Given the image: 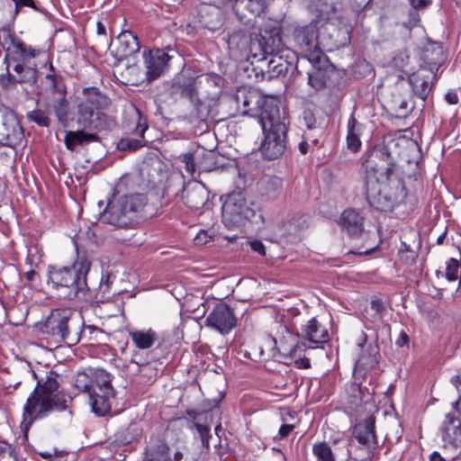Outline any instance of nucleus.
Returning a JSON list of instances; mask_svg holds the SVG:
<instances>
[{
    "label": "nucleus",
    "instance_id": "39",
    "mask_svg": "<svg viewBox=\"0 0 461 461\" xmlns=\"http://www.w3.org/2000/svg\"><path fill=\"white\" fill-rule=\"evenodd\" d=\"M53 109L58 120L64 123L68 121V104L63 97L59 98L53 105Z\"/></svg>",
    "mask_w": 461,
    "mask_h": 461
},
{
    "label": "nucleus",
    "instance_id": "48",
    "mask_svg": "<svg viewBox=\"0 0 461 461\" xmlns=\"http://www.w3.org/2000/svg\"><path fill=\"white\" fill-rule=\"evenodd\" d=\"M22 6H28L32 8L35 11H40V8L35 4L34 0H17L16 6H15V12L18 13L19 9Z\"/></svg>",
    "mask_w": 461,
    "mask_h": 461
},
{
    "label": "nucleus",
    "instance_id": "52",
    "mask_svg": "<svg viewBox=\"0 0 461 461\" xmlns=\"http://www.w3.org/2000/svg\"><path fill=\"white\" fill-rule=\"evenodd\" d=\"M250 247H251L252 250H254L255 252H258L260 255H265L266 254L265 246L259 240L251 241L250 242Z\"/></svg>",
    "mask_w": 461,
    "mask_h": 461
},
{
    "label": "nucleus",
    "instance_id": "61",
    "mask_svg": "<svg viewBox=\"0 0 461 461\" xmlns=\"http://www.w3.org/2000/svg\"><path fill=\"white\" fill-rule=\"evenodd\" d=\"M299 150L302 154H306L309 149V144L307 140H302L298 145Z\"/></svg>",
    "mask_w": 461,
    "mask_h": 461
},
{
    "label": "nucleus",
    "instance_id": "23",
    "mask_svg": "<svg viewBox=\"0 0 461 461\" xmlns=\"http://www.w3.org/2000/svg\"><path fill=\"white\" fill-rule=\"evenodd\" d=\"M339 224L352 239L360 238L364 234V218L355 210H345L340 216Z\"/></svg>",
    "mask_w": 461,
    "mask_h": 461
},
{
    "label": "nucleus",
    "instance_id": "4",
    "mask_svg": "<svg viewBox=\"0 0 461 461\" xmlns=\"http://www.w3.org/2000/svg\"><path fill=\"white\" fill-rule=\"evenodd\" d=\"M91 263L85 258H78L70 267H48L49 283L57 290L68 289L66 296L69 299L82 298L88 300L90 296L86 283V276Z\"/></svg>",
    "mask_w": 461,
    "mask_h": 461
},
{
    "label": "nucleus",
    "instance_id": "64",
    "mask_svg": "<svg viewBox=\"0 0 461 461\" xmlns=\"http://www.w3.org/2000/svg\"><path fill=\"white\" fill-rule=\"evenodd\" d=\"M46 79L50 81V83L51 84V86L53 88H56V86H57V78H56L55 75L48 74L46 76Z\"/></svg>",
    "mask_w": 461,
    "mask_h": 461
},
{
    "label": "nucleus",
    "instance_id": "28",
    "mask_svg": "<svg viewBox=\"0 0 461 461\" xmlns=\"http://www.w3.org/2000/svg\"><path fill=\"white\" fill-rule=\"evenodd\" d=\"M258 190L265 199L275 200L283 192V179L276 176H264L258 183Z\"/></svg>",
    "mask_w": 461,
    "mask_h": 461
},
{
    "label": "nucleus",
    "instance_id": "44",
    "mask_svg": "<svg viewBox=\"0 0 461 461\" xmlns=\"http://www.w3.org/2000/svg\"><path fill=\"white\" fill-rule=\"evenodd\" d=\"M181 160L185 163L186 172L193 176L196 171V163L194 155L192 153H185L181 157Z\"/></svg>",
    "mask_w": 461,
    "mask_h": 461
},
{
    "label": "nucleus",
    "instance_id": "62",
    "mask_svg": "<svg viewBox=\"0 0 461 461\" xmlns=\"http://www.w3.org/2000/svg\"><path fill=\"white\" fill-rule=\"evenodd\" d=\"M96 32L98 35H103V36H105L106 35V28L104 26V24L101 22H97L96 23Z\"/></svg>",
    "mask_w": 461,
    "mask_h": 461
},
{
    "label": "nucleus",
    "instance_id": "15",
    "mask_svg": "<svg viewBox=\"0 0 461 461\" xmlns=\"http://www.w3.org/2000/svg\"><path fill=\"white\" fill-rule=\"evenodd\" d=\"M111 382L110 374L104 370H96V385L103 393L92 396L90 403L93 411L99 416H104L111 410V402L114 398V390Z\"/></svg>",
    "mask_w": 461,
    "mask_h": 461
},
{
    "label": "nucleus",
    "instance_id": "46",
    "mask_svg": "<svg viewBox=\"0 0 461 461\" xmlns=\"http://www.w3.org/2000/svg\"><path fill=\"white\" fill-rule=\"evenodd\" d=\"M250 2V14L253 15H259L263 13L265 8L264 0H249Z\"/></svg>",
    "mask_w": 461,
    "mask_h": 461
},
{
    "label": "nucleus",
    "instance_id": "21",
    "mask_svg": "<svg viewBox=\"0 0 461 461\" xmlns=\"http://www.w3.org/2000/svg\"><path fill=\"white\" fill-rule=\"evenodd\" d=\"M295 58L296 55L294 51V55L289 58H285L283 52L268 56V59H266L265 62H260L261 66H259V68L262 73V77L272 79L286 73Z\"/></svg>",
    "mask_w": 461,
    "mask_h": 461
},
{
    "label": "nucleus",
    "instance_id": "53",
    "mask_svg": "<svg viewBox=\"0 0 461 461\" xmlns=\"http://www.w3.org/2000/svg\"><path fill=\"white\" fill-rule=\"evenodd\" d=\"M128 432L131 433V438H129V441L131 439L137 438L140 435V429L139 428L137 423H131L127 429Z\"/></svg>",
    "mask_w": 461,
    "mask_h": 461
},
{
    "label": "nucleus",
    "instance_id": "56",
    "mask_svg": "<svg viewBox=\"0 0 461 461\" xmlns=\"http://www.w3.org/2000/svg\"><path fill=\"white\" fill-rule=\"evenodd\" d=\"M445 99L449 104H456L458 103V95L455 92H447Z\"/></svg>",
    "mask_w": 461,
    "mask_h": 461
},
{
    "label": "nucleus",
    "instance_id": "25",
    "mask_svg": "<svg viewBox=\"0 0 461 461\" xmlns=\"http://www.w3.org/2000/svg\"><path fill=\"white\" fill-rule=\"evenodd\" d=\"M127 213L134 222L148 203V197L142 193L118 194Z\"/></svg>",
    "mask_w": 461,
    "mask_h": 461
},
{
    "label": "nucleus",
    "instance_id": "45",
    "mask_svg": "<svg viewBox=\"0 0 461 461\" xmlns=\"http://www.w3.org/2000/svg\"><path fill=\"white\" fill-rule=\"evenodd\" d=\"M195 428L197 429V432L199 433L201 437V440L203 442V445L205 447H209V438H210V429L205 426L199 423L195 424Z\"/></svg>",
    "mask_w": 461,
    "mask_h": 461
},
{
    "label": "nucleus",
    "instance_id": "58",
    "mask_svg": "<svg viewBox=\"0 0 461 461\" xmlns=\"http://www.w3.org/2000/svg\"><path fill=\"white\" fill-rule=\"evenodd\" d=\"M113 279H114V276H113L110 274H108L105 277H102L101 284H100L101 288L105 287V289H108L110 284L113 283Z\"/></svg>",
    "mask_w": 461,
    "mask_h": 461
},
{
    "label": "nucleus",
    "instance_id": "5",
    "mask_svg": "<svg viewBox=\"0 0 461 461\" xmlns=\"http://www.w3.org/2000/svg\"><path fill=\"white\" fill-rule=\"evenodd\" d=\"M83 98L77 104V122L83 129L104 130L114 124V121L101 110L111 105V100L97 87H86Z\"/></svg>",
    "mask_w": 461,
    "mask_h": 461
},
{
    "label": "nucleus",
    "instance_id": "35",
    "mask_svg": "<svg viewBox=\"0 0 461 461\" xmlns=\"http://www.w3.org/2000/svg\"><path fill=\"white\" fill-rule=\"evenodd\" d=\"M312 454L317 461H336L330 445L325 441H319L312 445Z\"/></svg>",
    "mask_w": 461,
    "mask_h": 461
},
{
    "label": "nucleus",
    "instance_id": "3",
    "mask_svg": "<svg viewBox=\"0 0 461 461\" xmlns=\"http://www.w3.org/2000/svg\"><path fill=\"white\" fill-rule=\"evenodd\" d=\"M287 118L277 105H268L258 115L265 138L260 146L264 158L272 160L280 158L286 149Z\"/></svg>",
    "mask_w": 461,
    "mask_h": 461
},
{
    "label": "nucleus",
    "instance_id": "12",
    "mask_svg": "<svg viewBox=\"0 0 461 461\" xmlns=\"http://www.w3.org/2000/svg\"><path fill=\"white\" fill-rule=\"evenodd\" d=\"M318 23L319 22L313 20L309 24L297 26L293 33L295 45L311 62L320 61L322 54L316 43Z\"/></svg>",
    "mask_w": 461,
    "mask_h": 461
},
{
    "label": "nucleus",
    "instance_id": "8",
    "mask_svg": "<svg viewBox=\"0 0 461 461\" xmlns=\"http://www.w3.org/2000/svg\"><path fill=\"white\" fill-rule=\"evenodd\" d=\"M431 50L436 54V58H429V48L425 50L424 54L429 65L432 67L429 69L420 68L417 72L411 74L408 78L413 94L422 101L427 99L437 79V74L433 71V68L435 67L438 68L444 61L442 46L438 44L432 45Z\"/></svg>",
    "mask_w": 461,
    "mask_h": 461
},
{
    "label": "nucleus",
    "instance_id": "19",
    "mask_svg": "<svg viewBox=\"0 0 461 461\" xmlns=\"http://www.w3.org/2000/svg\"><path fill=\"white\" fill-rule=\"evenodd\" d=\"M144 63L147 69L146 75L149 81L158 78L168 68L171 57L163 50L154 49L144 52Z\"/></svg>",
    "mask_w": 461,
    "mask_h": 461
},
{
    "label": "nucleus",
    "instance_id": "2",
    "mask_svg": "<svg viewBox=\"0 0 461 461\" xmlns=\"http://www.w3.org/2000/svg\"><path fill=\"white\" fill-rule=\"evenodd\" d=\"M44 373V376L39 377V374L32 371L37 385L23 406L26 428L35 420L46 418L50 412L68 409V402H71L60 390V375L53 370H46Z\"/></svg>",
    "mask_w": 461,
    "mask_h": 461
},
{
    "label": "nucleus",
    "instance_id": "27",
    "mask_svg": "<svg viewBox=\"0 0 461 461\" xmlns=\"http://www.w3.org/2000/svg\"><path fill=\"white\" fill-rule=\"evenodd\" d=\"M301 336L315 344H323L329 341L328 330L322 326L316 318H312L303 327Z\"/></svg>",
    "mask_w": 461,
    "mask_h": 461
},
{
    "label": "nucleus",
    "instance_id": "6",
    "mask_svg": "<svg viewBox=\"0 0 461 461\" xmlns=\"http://www.w3.org/2000/svg\"><path fill=\"white\" fill-rule=\"evenodd\" d=\"M249 52L258 62H265L270 55L284 53L285 58L294 55V50L285 46L281 37V29L277 26H266L250 40Z\"/></svg>",
    "mask_w": 461,
    "mask_h": 461
},
{
    "label": "nucleus",
    "instance_id": "37",
    "mask_svg": "<svg viewBox=\"0 0 461 461\" xmlns=\"http://www.w3.org/2000/svg\"><path fill=\"white\" fill-rule=\"evenodd\" d=\"M95 385V372L92 375L85 372L77 373L75 378V386L83 392L89 393L92 387Z\"/></svg>",
    "mask_w": 461,
    "mask_h": 461
},
{
    "label": "nucleus",
    "instance_id": "20",
    "mask_svg": "<svg viewBox=\"0 0 461 461\" xmlns=\"http://www.w3.org/2000/svg\"><path fill=\"white\" fill-rule=\"evenodd\" d=\"M375 424V417L369 416L353 429L354 438L366 451L372 452L371 456H374V450H377L378 447Z\"/></svg>",
    "mask_w": 461,
    "mask_h": 461
},
{
    "label": "nucleus",
    "instance_id": "13",
    "mask_svg": "<svg viewBox=\"0 0 461 461\" xmlns=\"http://www.w3.org/2000/svg\"><path fill=\"white\" fill-rule=\"evenodd\" d=\"M23 139V131L16 114L8 108L0 110V144L15 147Z\"/></svg>",
    "mask_w": 461,
    "mask_h": 461
},
{
    "label": "nucleus",
    "instance_id": "9",
    "mask_svg": "<svg viewBox=\"0 0 461 461\" xmlns=\"http://www.w3.org/2000/svg\"><path fill=\"white\" fill-rule=\"evenodd\" d=\"M0 45L6 52L5 60L7 69L13 63H31V59L42 53L41 50L23 42L10 30L3 29L0 32Z\"/></svg>",
    "mask_w": 461,
    "mask_h": 461
},
{
    "label": "nucleus",
    "instance_id": "42",
    "mask_svg": "<svg viewBox=\"0 0 461 461\" xmlns=\"http://www.w3.org/2000/svg\"><path fill=\"white\" fill-rule=\"evenodd\" d=\"M27 117L32 122H36L38 125L42 127H48L50 125V119L44 112L41 110L30 112Z\"/></svg>",
    "mask_w": 461,
    "mask_h": 461
},
{
    "label": "nucleus",
    "instance_id": "18",
    "mask_svg": "<svg viewBox=\"0 0 461 461\" xmlns=\"http://www.w3.org/2000/svg\"><path fill=\"white\" fill-rule=\"evenodd\" d=\"M140 49L138 37L130 31L121 32L109 45L111 54L119 61L137 53Z\"/></svg>",
    "mask_w": 461,
    "mask_h": 461
},
{
    "label": "nucleus",
    "instance_id": "51",
    "mask_svg": "<svg viewBox=\"0 0 461 461\" xmlns=\"http://www.w3.org/2000/svg\"><path fill=\"white\" fill-rule=\"evenodd\" d=\"M410 3L415 9H423L431 4V0H410Z\"/></svg>",
    "mask_w": 461,
    "mask_h": 461
},
{
    "label": "nucleus",
    "instance_id": "60",
    "mask_svg": "<svg viewBox=\"0 0 461 461\" xmlns=\"http://www.w3.org/2000/svg\"><path fill=\"white\" fill-rule=\"evenodd\" d=\"M371 454H372L371 451H366V457L360 458V459L356 458V460L357 461H374V460L377 459V456H378L377 450H374V456H371Z\"/></svg>",
    "mask_w": 461,
    "mask_h": 461
},
{
    "label": "nucleus",
    "instance_id": "7",
    "mask_svg": "<svg viewBox=\"0 0 461 461\" xmlns=\"http://www.w3.org/2000/svg\"><path fill=\"white\" fill-rule=\"evenodd\" d=\"M44 332L56 342L74 346L80 340L82 329L73 323V312L70 309H55L45 321Z\"/></svg>",
    "mask_w": 461,
    "mask_h": 461
},
{
    "label": "nucleus",
    "instance_id": "47",
    "mask_svg": "<svg viewBox=\"0 0 461 461\" xmlns=\"http://www.w3.org/2000/svg\"><path fill=\"white\" fill-rule=\"evenodd\" d=\"M294 426L292 424H283L278 431V434L275 437L276 439H283L286 438L290 432L294 429Z\"/></svg>",
    "mask_w": 461,
    "mask_h": 461
},
{
    "label": "nucleus",
    "instance_id": "57",
    "mask_svg": "<svg viewBox=\"0 0 461 461\" xmlns=\"http://www.w3.org/2000/svg\"><path fill=\"white\" fill-rule=\"evenodd\" d=\"M350 2L354 8L361 9L366 7L369 4L370 0H350Z\"/></svg>",
    "mask_w": 461,
    "mask_h": 461
},
{
    "label": "nucleus",
    "instance_id": "22",
    "mask_svg": "<svg viewBox=\"0 0 461 461\" xmlns=\"http://www.w3.org/2000/svg\"><path fill=\"white\" fill-rule=\"evenodd\" d=\"M182 199L189 208L199 210L208 203L209 191L201 182H189L183 188Z\"/></svg>",
    "mask_w": 461,
    "mask_h": 461
},
{
    "label": "nucleus",
    "instance_id": "1",
    "mask_svg": "<svg viewBox=\"0 0 461 461\" xmlns=\"http://www.w3.org/2000/svg\"><path fill=\"white\" fill-rule=\"evenodd\" d=\"M366 199L373 208L391 212L406 196L399 179H391L393 164L386 148L374 150L363 163Z\"/></svg>",
    "mask_w": 461,
    "mask_h": 461
},
{
    "label": "nucleus",
    "instance_id": "29",
    "mask_svg": "<svg viewBox=\"0 0 461 461\" xmlns=\"http://www.w3.org/2000/svg\"><path fill=\"white\" fill-rule=\"evenodd\" d=\"M338 0H311V8L316 13L317 22L327 23L337 14Z\"/></svg>",
    "mask_w": 461,
    "mask_h": 461
},
{
    "label": "nucleus",
    "instance_id": "55",
    "mask_svg": "<svg viewBox=\"0 0 461 461\" xmlns=\"http://www.w3.org/2000/svg\"><path fill=\"white\" fill-rule=\"evenodd\" d=\"M408 343H409V336L403 330H402L399 335V338L396 340V345L398 347H403V346L408 345Z\"/></svg>",
    "mask_w": 461,
    "mask_h": 461
},
{
    "label": "nucleus",
    "instance_id": "63",
    "mask_svg": "<svg viewBox=\"0 0 461 461\" xmlns=\"http://www.w3.org/2000/svg\"><path fill=\"white\" fill-rule=\"evenodd\" d=\"M429 461H445V459L437 451H434L429 457Z\"/></svg>",
    "mask_w": 461,
    "mask_h": 461
},
{
    "label": "nucleus",
    "instance_id": "10",
    "mask_svg": "<svg viewBox=\"0 0 461 461\" xmlns=\"http://www.w3.org/2000/svg\"><path fill=\"white\" fill-rule=\"evenodd\" d=\"M240 192L229 194L222 204V219L229 228L245 224L255 216V210Z\"/></svg>",
    "mask_w": 461,
    "mask_h": 461
},
{
    "label": "nucleus",
    "instance_id": "50",
    "mask_svg": "<svg viewBox=\"0 0 461 461\" xmlns=\"http://www.w3.org/2000/svg\"><path fill=\"white\" fill-rule=\"evenodd\" d=\"M371 310L374 311L376 314H381L384 310V304L381 300L375 299L371 301Z\"/></svg>",
    "mask_w": 461,
    "mask_h": 461
},
{
    "label": "nucleus",
    "instance_id": "36",
    "mask_svg": "<svg viewBox=\"0 0 461 461\" xmlns=\"http://www.w3.org/2000/svg\"><path fill=\"white\" fill-rule=\"evenodd\" d=\"M217 99H212L209 97H199L195 103V117L199 121H205L211 113L212 103H214Z\"/></svg>",
    "mask_w": 461,
    "mask_h": 461
},
{
    "label": "nucleus",
    "instance_id": "54",
    "mask_svg": "<svg viewBox=\"0 0 461 461\" xmlns=\"http://www.w3.org/2000/svg\"><path fill=\"white\" fill-rule=\"evenodd\" d=\"M210 237L208 236L206 231H200L194 238V241L196 245L206 244L209 240Z\"/></svg>",
    "mask_w": 461,
    "mask_h": 461
},
{
    "label": "nucleus",
    "instance_id": "41",
    "mask_svg": "<svg viewBox=\"0 0 461 461\" xmlns=\"http://www.w3.org/2000/svg\"><path fill=\"white\" fill-rule=\"evenodd\" d=\"M460 268V263L455 258H450L447 262L446 267V277L448 281H456L458 279V272Z\"/></svg>",
    "mask_w": 461,
    "mask_h": 461
},
{
    "label": "nucleus",
    "instance_id": "38",
    "mask_svg": "<svg viewBox=\"0 0 461 461\" xmlns=\"http://www.w3.org/2000/svg\"><path fill=\"white\" fill-rule=\"evenodd\" d=\"M327 82L326 74L320 69H314L308 73V84L314 90H321L325 87Z\"/></svg>",
    "mask_w": 461,
    "mask_h": 461
},
{
    "label": "nucleus",
    "instance_id": "17",
    "mask_svg": "<svg viewBox=\"0 0 461 461\" xmlns=\"http://www.w3.org/2000/svg\"><path fill=\"white\" fill-rule=\"evenodd\" d=\"M205 324L221 334H228L237 325V319L227 304L219 303L207 316Z\"/></svg>",
    "mask_w": 461,
    "mask_h": 461
},
{
    "label": "nucleus",
    "instance_id": "31",
    "mask_svg": "<svg viewBox=\"0 0 461 461\" xmlns=\"http://www.w3.org/2000/svg\"><path fill=\"white\" fill-rule=\"evenodd\" d=\"M138 114V123L134 130V132L139 135L141 139H122L120 142V147L122 149H130V150H135L138 149L145 145V140L143 139L144 133L148 129V124L146 120H144L140 113L139 110H137Z\"/></svg>",
    "mask_w": 461,
    "mask_h": 461
},
{
    "label": "nucleus",
    "instance_id": "11",
    "mask_svg": "<svg viewBox=\"0 0 461 461\" xmlns=\"http://www.w3.org/2000/svg\"><path fill=\"white\" fill-rule=\"evenodd\" d=\"M221 78L214 75L203 74L185 82L181 87V95L194 101L199 97L218 99L221 92Z\"/></svg>",
    "mask_w": 461,
    "mask_h": 461
},
{
    "label": "nucleus",
    "instance_id": "26",
    "mask_svg": "<svg viewBox=\"0 0 461 461\" xmlns=\"http://www.w3.org/2000/svg\"><path fill=\"white\" fill-rule=\"evenodd\" d=\"M286 335H284L279 340L274 339V342L278 352L290 360L295 357H301L302 346L298 343L299 333L293 334L285 329Z\"/></svg>",
    "mask_w": 461,
    "mask_h": 461
},
{
    "label": "nucleus",
    "instance_id": "59",
    "mask_svg": "<svg viewBox=\"0 0 461 461\" xmlns=\"http://www.w3.org/2000/svg\"><path fill=\"white\" fill-rule=\"evenodd\" d=\"M103 392L98 390L96 385V371H95V385L92 387L91 391L88 393L89 399L92 400V396H95V394H102Z\"/></svg>",
    "mask_w": 461,
    "mask_h": 461
},
{
    "label": "nucleus",
    "instance_id": "40",
    "mask_svg": "<svg viewBox=\"0 0 461 461\" xmlns=\"http://www.w3.org/2000/svg\"><path fill=\"white\" fill-rule=\"evenodd\" d=\"M226 2L232 4L233 11L240 16V20L246 18L245 11L250 14V2L249 0H226Z\"/></svg>",
    "mask_w": 461,
    "mask_h": 461
},
{
    "label": "nucleus",
    "instance_id": "30",
    "mask_svg": "<svg viewBox=\"0 0 461 461\" xmlns=\"http://www.w3.org/2000/svg\"><path fill=\"white\" fill-rule=\"evenodd\" d=\"M99 140L100 138L95 133H87L83 131H68L64 139L65 145L69 150H75L77 146H85Z\"/></svg>",
    "mask_w": 461,
    "mask_h": 461
},
{
    "label": "nucleus",
    "instance_id": "24",
    "mask_svg": "<svg viewBox=\"0 0 461 461\" xmlns=\"http://www.w3.org/2000/svg\"><path fill=\"white\" fill-rule=\"evenodd\" d=\"M38 71L35 64L13 63L8 69V81L13 83L34 84Z\"/></svg>",
    "mask_w": 461,
    "mask_h": 461
},
{
    "label": "nucleus",
    "instance_id": "33",
    "mask_svg": "<svg viewBox=\"0 0 461 461\" xmlns=\"http://www.w3.org/2000/svg\"><path fill=\"white\" fill-rule=\"evenodd\" d=\"M357 122L355 117L350 116L348 122V135H347V145L348 149L353 152L358 151L361 147V141L359 140V132L357 129Z\"/></svg>",
    "mask_w": 461,
    "mask_h": 461
},
{
    "label": "nucleus",
    "instance_id": "34",
    "mask_svg": "<svg viewBox=\"0 0 461 461\" xmlns=\"http://www.w3.org/2000/svg\"><path fill=\"white\" fill-rule=\"evenodd\" d=\"M144 461H170L169 447L165 443L158 444L146 453Z\"/></svg>",
    "mask_w": 461,
    "mask_h": 461
},
{
    "label": "nucleus",
    "instance_id": "32",
    "mask_svg": "<svg viewBox=\"0 0 461 461\" xmlns=\"http://www.w3.org/2000/svg\"><path fill=\"white\" fill-rule=\"evenodd\" d=\"M129 336L133 345L139 349L150 348L158 340V334L151 329L147 330H131Z\"/></svg>",
    "mask_w": 461,
    "mask_h": 461
},
{
    "label": "nucleus",
    "instance_id": "43",
    "mask_svg": "<svg viewBox=\"0 0 461 461\" xmlns=\"http://www.w3.org/2000/svg\"><path fill=\"white\" fill-rule=\"evenodd\" d=\"M410 60V56L406 50H400L396 53V55L393 58V67L402 70L408 64Z\"/></svg>",
    "mask_w": 461,
    "mask_h": 461
},
{
    "label": "nucleus",
    "instance_id": "49",
    "mask_svg": "<svg viewBox=\"0 0 461 461\" xmlns=\"http://www.w3.org/2000/svg\"><path fill=\"white\" fill-rule=\"evenodd\" d=\"M0 461H15L13 452L5 447L0 448Z\"/></svg>",
    "mask_w": 461,
    "mask_h": 461
},
{
    "label": "nucleus",
    "instance_id": "16",
    "mask_svg": "<svg viewBox=\"0 0 461 461\" xmlns=\"http://www.w3.org/2000/svg\"><path fill=\"white\" fill-rule=\"evenodd\" d=\"M238 109L244 115L258 116L267 106L274 105L267 104L260 94L252 88L240 89L235 95Z\"/></svg>",
    "mask_w": 461,
    "mask_h": 461
},
{
    "label": "nucleus",
    "instance_id": "14",
    "mask_svg": "<svg viewBox=\"0 0 461 461\" xmlns=\"http://www.w3.org/2000/svg\"><path fill=\"white\" fill-rule=\"evenodd\" d=\"M122 185L123 182L121 181L115 188L113 198L108 202L105 209L100 214V221L102 222L117 228H126L133 223L118 197V194L122 193Z\"/></svg>",
    "mask_w": 461,
    "mask_h": 461
}]
</instances>
